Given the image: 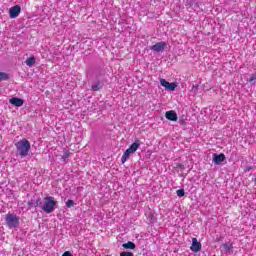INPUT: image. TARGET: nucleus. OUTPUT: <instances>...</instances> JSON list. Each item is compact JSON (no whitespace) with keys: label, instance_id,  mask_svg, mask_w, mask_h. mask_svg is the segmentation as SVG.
Wrapping results in <instances>:
<instances>
[{"label":"nucleus","instance_id":"obj_1","mask_svg":"<svg viewBox=\"0 0 256 256\" xmlns=\"http://www.w3.org/2000/svg\"><path fill=\"white\" fill-rule=\"evenodd\" d=\"M15 147L20 157H27V155H29V151H31V143L29 142V140L25 138L22 140H19L15 144Z\"/></svg>","mask_w":256,"mask_h":256},{"label":"nucleus","instance_id":"obj_19","mask_svg":"<svg viewBox=\"0 0 256 256\" xmlns=\"http://www.w3.org/2000/svg\"><path fill=\"white\" fill-rule=\"evenodd\" d=\"M249 83H255L256 81V73L252 74L251 77L248 79Z\"/></svg>","mask_w":256,"mask_h":256},{"label":"nucleus","instance_id":"obj_22","mask_svg":"<svg viewBox=\"0 0 256 256\" xmlns=\"http://www.w3.org/2000/svg\"><path fill=\"white\" fill-rule=\"evenodd\" d=\"M120 256H134L132 252H121Z\"/></svg>","mask_w":256,"mask_h":256},{"label":"nucleus","instance_id":"obj_8","mask_svg":"<svg viewBox=\"0 0 256 256\" xmlns=\"http://www.w3.org/2000/svg\"><path fill=\"white\" fill-rule=\"evenodd\" d=\"M212 161L215 165H221V163H223V161H225V154H223V153H221V154L214 153L212 155Z\"/></svg>","mask_w":256,"mask_h":256},{"label":"nucleus","instance_id":"obj_5","mask_svg":"<svg viewBox=\"0 0 256 256\" xmlns=\"http://www.w3.org/2000/svg\"><path fill=\"white\" fill-rule=\"evenodd\" d=\"M160 85H162V87H164L167 91H175V89H177V83H170L165 79H160Z\"/></svg>","mask_w":256,"mask_h":256},{"label":"nucleus","instance_id":"obj_9","mask_svg":"<svg viewBox=\"0 0 256 256\" xmlns=\"http://www.w3.org/2000/svg\"><path fill=\"white\" fill-rule=\"evenodd\" d=\"M190 249L191 251H193V253H199V251L201 250V244L199 241H197V238L192 239V245Z\"/></svg>","mask_w":256,"mask_h":256},{"label":"nucleus","instance_id":"obj_4","mask_svg":"<svg viewBox=\"0 0 256 256\" xmlns=\"http://www.w3.org/2000/svg\"><path fill=\"white\" fill-rule=\"evenodd\" d=\"M5 223L9 229H17L19 227V216L14 213H8L5 216Z\"/></svg>","mask_w":256,"mask_h":256},{"label":"nucleus","instance_id":"obj_3","mask_svg":"<svg viewBox=\"0 0 256 256\" xmlns=\"http://www.w3.org/2000/svg\"><path fill=\"white\" fill-rule=\"evenodd\" d=\"M139 147H141V141L135 140L130 145V147L123 153L121 162L125 163L129 159V157H131V155H133V153H135L137 149H139Z\"/></svg>","mask_w":256,"mask_h":256},{"label":"nucleus","instance_id":"obj_13","mask_svg":"<svg viewBox=\"0 0 256 256\" xmlns=\"http://www.w3.org/2000/svg\"><path fill=\"white\" fill-rule=\"evenodd\" d=\"M25 63L27 65V67H33V65H35V63H36L35 56H31V57L27 58Z\"/></svg>","mask_w":256,"mask_h":256},{"label":"nucleus","instance_id":"obj_11","mask_svg":"<svg viewBox=\"0 0 256 256\" xmlns=\"http://www.w3.org/2000/svg\"><path fill=\"white\" fill-rule=\"evenodd\" d=\"M9 103H11V105H14L15 107H23V99L21 98H17V97L11 98L9 100Z\"/></svg>","mask_w":256,"mask_h":256},{"label":"nucleus","instance_id":"obj_2","mask_svg":"<svg viewBox=\"0 0 256 256\" xmlns=\"http://www.w3.org/2000/svg\"><path fill=\"white\" fill-rule=\"evenodd\" d=\"M57 207V200H55V197L52 196H46L44 198L43 205L41 206V209L44 211V213H53Z\"/></svg>","mask_w":256,"mask_h":256},{"label":"nucleus","instance_id":"obj_15","mask_svg":"<svg viewBox=\"0 0 256 256\" xmlns=\"http://www.w3.org/2000/svg\"><path fill=\"white\" fill-rule=\"evenodd\" d=\"M124 249H135V243L133 242H127L122 245Z\"/></svg>","mask_w":256,"mask_h":256},{"label":"nucleus","instance_id":"obj_14","mask_svg":"<svg viewBox=\"0 0 256 256\" xmlns=\"http://www.w3.org/2000/svg\"><path fill=\"white\" fill-rule=\"evenodd\" d=\"M40 201L41 199L35 200L34 202H28V206L30 209L33 207H39V205H41Z\"/></svg>","mask_w":256,"mask_h":256},{"label":"nucleus","instance_id":"obj_7","mask_svg":"<svg viewBox=\"0 0 256 256\" xmlns=\"http://www.w3.org/2000/svg\"><path fill=\"white\" fill-rule=\"evenodd\" d=\"M165 47H167V42H158L155 45L151 46V51H156V53H161L165 51Z\"/></svg>","mask_w":256,"mask_h":256},{"label":"nucleus","instance_id":"obj_10","mask_svg":"<svg viewBox=\"0 0 256 256\" xmlns=\"http://www.w3.org/2000/svg\"><path fill=\"white\" fill-rule=\"evenodd\" d=\"M165 117H166V119H168V121H177V119H178L177 112H175L173 110L167 111L165 113Z\"/></svg>","mask_w":256,"mask_h":256},{"label":"nucleus","instance_id":"obj_18","mask_svg":"<svg viewBox=\"0 0 256 256\" xmlns=\"http://www.w3.org/2000/svg\"><path fill=\"white\" fill-rule=\"evenodd\" d=\"M176 195H178V197H185V190L183 189L177 190Z\"/></svg>","mask_w":256,"mask_h":256},{"label":"nucleus","instance_id":"obj_20","mask_svg":"<svg viewBox=\"0 0 256 256\" xmlns=\"http://www.w3.org/2000/svg\"><path fill=\"white\" fill-rule=\"evenodd\" d=\"M70 155H71V153H69V151H64L62 159H64V161H65V159H69Z\"/></svg>","mask_w":256,"mask_h":256},{"label":"nucleus","instance_id":"obj_6","mask_svg":"<svg viewBox=\"0 0 256 256\" xmlns=\"http://www.w3.org/2000/svg\"><path fill=\"white\" fill-rule=\"evenodd\" d=\"M21 13V6L15 5L9 9L10 19H17Z\"/></svg>","mask_w":256,"mask_h":256},{"label":"nucleus","instance_id":"obj_17","mask_svg":"<svg viewBox=\"0 0 256 256\" xmlns=\"http://www.w3.org/2000/svg\"><path fill=\"white\" fill-rule=\"evenodd\" d=\"M103 87V85H101V83L97 82L96 84L92 85V91H99V89H101Z\"/></svg>","mask_w":256,"mask_h":256},{"label":"nucleus","instance_id":"obj_21","mask_svg":"<svg viewBox=\"0 0 256 256\" xmlns=\"http://www.w3.org/2000/svg\"><path fill=\"white\" fill-rule=\"evenodd\" d=\"M73 205H75V202L73 200H68L66 202V207H68L70 209V207H73Z\"/></svg>","mask_w":256,"mask_h":256},{"label":"nucleus","instance_id":"obj_12","mask_svg":"<svg viewBox=\"0 0 256 256\" xmlns=\"http://www.w3.org/2000/svg\"><path fill=\"white\" fill-rule=\"evenodd\" d=\"M222 253H230L233 250V244L232 243H225L221 247Z\"/></svg>","mask_w":256,"mask_h":256},{"label":"nucleus","instance_id":"obj_16","mask_svg":"<svg viewBox=\"0 0 256 256\" xmlns=\"http://www.w3.org/2000/svg\"><path fill=\"white\" fill-rule=\"evenodd\" d=\"M9 79V74L0 72V81H7Z\"/></svg>","mask_w":256,"mask_h":256}]
</instances>
